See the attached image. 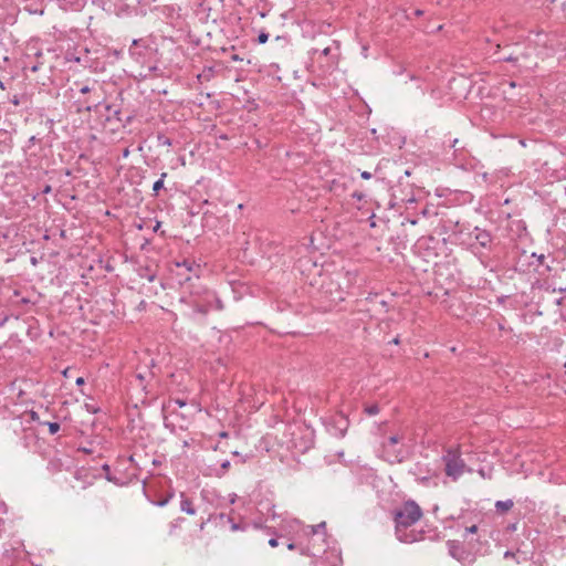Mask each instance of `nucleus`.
Listing matches in <instances>:
<instances>
[{
  "label": "nucleus",
  "mask_w": 566,
  "mask_h": 566,
  "mask_svg": "<svg viewBox=\"0 0 566 566\" xmlns=\"http://www.w3.org/2000/svg\"><path fill=\"white\" fill-rule=\"evenodd\" d=\"M422 516L420 506L415 501H407L395 512V531L400 542L413 543L418 539L417 534L408 528L415 525Z\"/></svg>",
  "instance_id": "nucleus-1"
},
{
  "label": "nucleus",
  "mask_w": 566,
  "mask_h": 566,
  "mask_svg": "<svg viewBox=\"0 0 566 566\" xmlns=\"http://www.w3.org/2000/svg\"><path fill=\"white\" fill-rule=\"evenodd\" d=\"M318 294L319 297L326 302V305H324V310L329 311L334 306L345 301L346 293L340 289L338 282L334 281L329 276H324L322 279Z\"/></svg>",
  "instance_id": "nucleus-2"
},
{
  "label": "nucleus",
  "mask_w": 566,
  "mask_h": 566,
  "mask_svg": "<svg viewBox=\"0 0 566 566\" xmlns=\"http://www.w3.org/2000/svg\"><path fill=\"white\" fill-rule=\"evenodd\" d=\"M405 440L406 436L402 433H391L384 438L381 442L382 450L389 462H401L405 457Z\"/></svg>",
  "instance_id": "nucleus-3"
},
{
  "label": "nucleus",
  "mask_w": 566,
  "mask_h": 566,
  "mask_svg": "<svg viewBox=\"0 0 566 566\" xmlns=\"http://www.w3.org/2000/svg\"><path fill=\"white\" fill-rule=\"evenodd\" d=\"M446 464V474L453 480L462 475L464 471V461L460 457L459 450L448 449L442 457Z\"/></svg>",
  "instance_id": "nucleus-4"
},
{
  "label": "nucleus",
  "mask_w": 566,
  "mask_h": 566,
  "mask_svg": "<svg viewBox=\"0 0 566 566\" xmlns=\"http://www.w3.org/2000/svg\"><path fill=\"white\" fill-rule=\"evenodd\" d=\"M316 67L314 72L318 73V76L325 77L327 74H331L334 70H336L338 65V57L331 56L328 59L322 60V62H315Z\"/></svg>",
  "instance_id": "nucleus-5"
},
{
  "label": "nucleus",
  "mask_w": 566,
  "mask_h": 566,
  "mask_svg": "<svg viewBox=\"0 0 566 566\" xmlns=\"http://www.w3.org/2000/svg\"><path fill=\"white\" fill-rule=\"evenodd\" d=\"M325 527L326 523L321 522L317 525H307L303 527V531L306 535H311L313 538L316 537L314 541H321L322 543L325 542Z\"/></svg>",
  "instance_id": "nucleus-6"
},
{
  "label": "nucleus",
  "mask_w": 566,
  "mask_h": 566,
  "mask_svg": "<svg viewBox=\"0 0 566 566\" xmlns=\"http://www.w3.org/2000/svg\"><path fill=\"white\" fill-rule=\"evenodd\" d=\"M448 548H449L450 555L461 563H464L467 560V558L470 557V554L464 551V548L460 542L449 541Z\"/></svg>",
  "instance_id": "nucleus-7"
},
{
  "label": "nucleus",
  "mask_w": 566,
  "mask_h": 566,
  "mask_svg": "<svg viewBox=\"0 0 566 566\" xmlns=\"http://www.w3.org/2000/svg\"><path fill=\"white\" fill-rule=\"evenodd\" d=\"M475 243L483 249H490L492 243V235L489 231L478 227L473 230Z\"/></svg>",
  "instance_id": "nucleus-8"
},
{
  "label": "nucleus",
  "mask_w": 566,
  "mask_h": 566,
  "mask_svg": "<svg viewBox=\"0 0 566 566\" xmlns=\"http://www.w3.org/2000/svg\"><path fill=\"white\" fill-rule=\"evenodd\" d=\"M311 427L305 428V432H302V427H296V429L301 432L302 438L306 437V440L304 442L298 443L294 438L291 440L292 447L300 450V451H306L312 447V432H310Z\"/></svg>",
  "instance_id": "nucleus-9"
},
{
  "label": "nucleus",
  "mask_w": 566,
  "mask_h": 566,
  "mask_svg": "<svg viewBox=\"0 0 566 566\" xmlns=\"http://www.w3.org/2000/svg\"><path fill=\"white\" fill-rule=\"evenodd\" d=\"M101 107H103L107 112V115H106L107 120H111L112 116H117L119 114V111L109 104H104V105H102L99 103L94 104V105L87 104V105H85L84 109L87 112H91L94 108L96 112H99Z\"/></svg>",
  "instance_id": "nucleus-10"
},
{
  "label": "nucleus",
  "mask_w": 566,
  "mask_h": 566,
  "mask_svg": "<svg viewBox=\"0 0 566 566\" xmlns=\"http://www.w3.org/2000/svg\"><path fill=\"white\" fill-rule=\"evenodd\" d=\"M175 266L177 270H185L187 273H192L196 279H199V265L195 261L184 260L182 262H176Z\"/></svg>",
  "instance_id": "nucleus-11"
},
{
  "label": "nucleus",
  "mask_w": 566,
  "mask_h": 566,
  "mask_svg": "<svg viewBox=\"0 0 566 566\" xmlns=\"http://www.w3.org/2000/svg\"><path fill=\"white\" fill-rule=\"evenodd\" d=\"M313 54H317L315 62H322V60L328 59L331 56H337L338 57V46L336 45L335 49L327 46L322 51L314 50Z\"/></svg>",
  "instance_id": "nucleus-12"
},
{
  "label": "nucleus",
  "mask_w": 566,
  "mask_h": 566,
  "mask_svg": "<svg viewBox=\"0 0 566 566\" xmlns=\"http://www.w3.org/2000/svg\"><path fill=\"white\" fill-rule=\"evenodd\" d=\"M193 308L197 313L206 315L212 310V305L206 295L201 303H199V302L195 303Z\"/></svg>",
  "instance_id": "nucleus-13"
},
{
  "label": "nucleus",
  "mask_w": 566,
  "mask_h": 566,
  "mask_svg": "<svg viewBox=\"0 0 566 566\" xmlns=\"http://www.w3.org/2000/svg\"><path fill=\"white\" fill-rule=\"evenodd\" d=\"M180 510L189 515L196 514L191 500L181 494Z\"/></svg>",
  "instance_id": "nucleus-14"
},
{
  "label": "nucleus",
  "mask_w": 566,
  "mask_h": 566,
  "mask_svg": "<svg viewBox=\"0 0 566 566\" xmlns=\"http://www.w3.org/2000/svg\"><path fill=\"white\" fill-rule=\"evenodd\" d=\"M23 439L25 440V444L30 446V440H34L38 442V432L35 430V427H27L23 429Z\"/></svg>",
  "instance_id": "nucleus-15"
},
{
  "label": "nucleus",
  "mask_w": 566,
  "mask_h": 566,
  "mask_svg": "<svg viewBox=\"0 0 566 566\" xmlns=\"http://www.w3.org/2000/svg\"><path fill=\"white\" fill-rule=\"evenodd\" d=\"M206 295L212 305V310H217V311L223 310L222 301L217 296V294L214 292L207 291Z\"/></svg>",
  "instance_id": "nucleus-16"
},
{
  "label": "nucleus",
  "mask_w": 566,
  "mask_h": 566,
  "mask_svg": "<svg viewBox=\"0 0 566 566\" xmlns=\"http://www.w3.org/2000/svg\"><path fill=\"white\" fill-rule=\"evenodd\" d=\"M75 478L77 480L83 479L86 483L91 484L95 476L93 474H91L88 470L80 469L75 472Z\"/></svg>",
  "instance_id": "nucleus-17"
},
{
  "label": "nucleus",
  "mask_w": 566,
  "mask_h": 566,
  "mask_svg": "<svg viewBox=\"0 0 566 566\" xmlns=\"http://www.w3.org/2000/svg\"><path fill=\"white\" fill-rule=\"evenodd\" d=\"M514 503L512 500H505V501H497L495 503V507L499 512H507L513 507Z\"/></svg>",
  "instance_id": "nucleus-18"
},
{
  "label": "nucleus",
  "mask_w": 566,
  "mask_h": 566,
  "mask_svg": "<svg viewBox=\"0 0 566 566\" xmlns=\"http://www.w3.org/2000/svg\"><path fill=\"white\" fill-rule=\"evenodd\" d=\"M191 274L192 273H187L185 270H177L176 275L179 276L178 283L180 285L186 284L191 280Z\"/></svg>",
  "instance_id": "nucleus-19"
},
{
  "label": "nucleus",
  "mask_w": 566,
  "mask_h": 566,
  "mask_svg": "<svg viewBox=\"0 0 566 566\" xmlns=\"http://www.w3.org/2000/svg\"><path fill=\"white\" fill-rule=\"evenodd\" d=\"M166 177H167V172H163L160 175V178L154 184L153 190H154L155 195H157L159 192V190L163 189L164 181H165Z\"/></svg>",
  "instance_id": "nucleus-20"
},
{
  "label": "nucleus",
  "mask_w": 566,
  "mask_h": 566,
  "mask_svg": "<svg viewBox=\"0 0 566 566\" xmlns=\"http://www.w3.org/2000/svg\"><path fill=\"white\" fill-rule=\"evenodd\" d=\"M526 56H527L526 53H523L521 55L509 54V55H503L502 57H500V60L516 63L521 60V57H526Z\"/></svg>",
  "instance_id": "nucleus-21"
},
{
  "label": "nucleus",
  "mask_w": 566,
  "mask_h": 566,
  "mask_svg": "<svg viewBox=\"0 0 566 566\" xmlns=\"http://www.w3.org/2000/svg\"><path fill=\"white\" fill-rule=\"evenodd\" d=\"M38 419H39L38 415L34 411H27L22 415V421L28 422V423H30L32 421H38Z\"/></svg>",
  "instance_id": "nucleus-22"
},
{
  "label": "nucleus",
  "mask_w": 566,
  "mask_h": 566,
  "mask_svg": "<svg viewBox=\"0 0 566 566\" xmlns=\"http://www.w3.org/2000/svg\"><path fill=\"white\" fill-rule=\"evenodd\" d=\"M74 85L77 86L78 92L82 93V94H87V93L93 91V87H91L87 84H81L78 82H75Z\"/></svg>",
  "instance_id": "nucleus-23"
},
{
  "label": "nucleus",
  "mask_w": 566,
  "mask_h": 566,
  "mask_svg": "<svg viewBox=\"0 0 566 566\" xmlns=\"http://www.w3.org/2000/svg\"><path fill=\"white\" fill-rule=\"evenodd\" d=\"M157 140H158V144L161 146H171L172 145L171 139L166 137L165 135H158Z\"/></svg>",
  "instance_id": "nucleus-24"
},
{
  "label": "nucleus",
  "mask_w": 566,
  "mask_h": 566,
  "mask_svg": "<svg viewBox=\"0 0 566 566\" xmlns=\"http://www.w3.org/2000/svg\"><path fill=\"white\" fill-rule=\"evenodd\" d=\"M365 412L373 416V415H377L379 412V407L378 405H370V406H367L365 408Z\"/></svg>",
  "instance_id": "nucleus-25"
},
{
  "label": "nucleus",
  "mask_w": 566,
  "mask_h": 566,
  "mask_svg": "<svg viewBox=\"0 0 566 566\" xmlns=\"http://www.w3.org/2000/svg\"><path fill=\"white\" fill-rule=\"evenodd\" d=\"M269 40V34L264 31H261L259 36H258V43L259 44H264L266 41Z\"/></svg>",
  "instance_id": "nucleus-26"
},
{
  "label": "nucleus",
  "mask_w": 566,
  "mask_h": 566,
  "mask_svg": "<svg viewBox=\"0 0 566 566\" xmlns=\"http://www.w3.org/2000/svg\"><path fill=\"white\" fill-rule=\"evenodd\" d=\"M145 271H146V273H145V274H144V273H140V274H139V275H140V277H144V279H146V280H147V281H149V282H154V281H155V279H156V274H155V273H150V272H148L147 270H145Z\"/></svg>",
  "instance_id": "nucleus-27"
},
{
  "label": "nucleus",
  "mask_w": 566,
  "mask_h": 566,
  "mask_svg": "<svg viewBox=\"0 0 566 566\" xmlns=\"http://www.w3.org/2000/svg\"><path fill=\"white\" fill-rule=\"evenodd\" d=\"M319 552H321V549H315L314 546L313 547L307 546L306 549H302L303 554L306 553V554H311L313 556L317 555Z\"/></svg>",
  "instance_id": "nucleus-28"
},
{
  "label": "nucleus",
  "mask_w": 566,
  "mask_h": 566,
  "mask_svg": "<svg viewBox=\"0 0 566 566\" xmlns=\"http://www.w3.org/2000/svg\"><path fill=\"white\" fill-rule=\"evenodd\" d=\"M533 258H536L538 264L543 265L544 262H545V255L544 254H536V253H533L532 254Z\"/></svg>",
  "instance_id": "nucleus-29"
},
{
  "label": "nucleus",
  "mask_w": 566,
  "mask_h": 566,
  "mask_svg": "<svg viewBox=\"0 0 566 566\" xmlns=\"http://www.w3.org/2000/svg\"><path fill=\"white\" fill-rule=\"evenodd\" d=\"M478 532V526L476 525H471L469 527L465 528V535L468 534H474Z\"/></svg>",
  "instance_id": "nucleus-30"
},
{
  "label": "nucleus",
  "mask_w": 566,
  "mask_h": 566,
  "mask_svg": "<svg viewBox=\"0 0 566 566\" xmlns=\"http://www.w3.org/2000/svg\"><path fill=\"white\" fill-rule=\"evenodd\" d=\"M61 427H48V432L51 436L56 434L60 431Z\"/></svg>",
  "instance_id": "nucleus-31"
},
{
  "label": "nucleus",
  "mask_w": 566,
  "mask_h": 566,
  "mask_svg": "<svg viewBox=\"0 0 566 566\" xmlns=\"http://www.w3.org/2000/svg\"><path fill=\"white\" fill-rule=\"evenodd\" d=\"M172 401L177 403L179 407H184L187 405V400L180 398L172 399Z\"/></svg>",
  "instance_id": "nucleus-32"
},
{
  "label": "nucleus",
  "mask_w": 566,
  "mask_h": 566,
  "mask_svg": "<svg viewBox=\"0 0 566 566\" xmlns=\"http://www.w3.org/2000/svg\"><path fill=\"white\" fill-rule=\"evenodd\" d=\"M40 67H41V64H40V63H36V64H34V65L30 66L29 69H30V71H31L32 73H35V72H38V71L40 70Z\"/></svg>",
  "instance_id": "nucleus-33"
},
{
  "label": "nucleus",
  "mask_w": 566,
  "mask_h": 566,
  "mask_svg": "<svg viewBox=\"0 0 566 566\" xmlns=\"http://www.w3.org/2000/svg\"><path fill=\"white\" fill-rule=\"evenodd\" d=\"M269 545H270L271 547H276V546L279 545L277 539H276V538H274V537L270 538V541H269Z\"/></svg>",
  "instance_id": "nucleus-34"
},
{
  "label": "nucleus",
  "mask_w": 566,
  "mask_h": 566,
  "mask_svg": "<svg viewBox=\"0 0 566 566\" xmlns=\"http://www.w3.org/2000/svg\"><path fill=\"white\" fill-rule=\"evenodd\" d=\"M360 176H361V178H364V179H370V178H371V174H370V172H368V171H363V172L360 174Z\"/></svg>",
  "instance_id": "nucleus-35"
},
{
  "label": "nucleus",
  "mask_w": 566,
  "mask_h": 566,
  "mask_svg": "<svg viewBox=\"0 0 566 566\" xmlns=\"http://www.w3.org/2000/svg\"><path fill=\"white\" fill-rule=\"evenodd\" d=\"M75 382L77 386H82V385H84L85 380L83 377H78Z\"/></svg>",
  "instance_id": "nucleus-36"
},
{
  "label": "nucleus",
  "mask_w": 566,
  "mask_h": 566,
  "mask_svg": "<svg viewBox=\"0 0 566 566\" xmlns=\"http://www.w3.org/2000/svg\"><path fill=\"white\" fill-rule=\"evenodd\" d=\"M353 197L354 198H357L358 200H361L364 198V195L363 193H359V192H354L353 193Z\"/></svg>",
  "instance_id": "nucleus-37"
},
{
  "label": "nucleus",
  "mask_w": 566,
  "mask_h": 566,
  "mask_svg": "<svg viewBox=\"0 0 566 566\" xmlns=\"http://www.w3.org/2000/svg\"><path fill=\"white\" fill-rule=\"evenodd\" d=\"M287 548H289L290 551H293V549H295V548H296V544H295V543H293V542H292V543H289V544H287Z\"/></svg>",
  "instance_id": "nucleus-38"
},
{
  "label": "nucleus",
  "mask_w": 566,
  "mask_h": 566,
  "mask_svg": "<svg viewBox=\"0 0 566 566\" xmlns=\"http://www.w3.org/2000/svg\"><path fill=\"white\" fill-rule=\"evenodd\" d=\"M168 501H169V499L161 500L160 502H158V505L164 506L168 503Z\"/></svg>",
  "instance_id": "nucleus-39"
},
{
  "label": "nucleus",
  "mask_w": 566,
  "mask_h": 566,
  "mask_svg": "<svg viewBox=\"0 0 566 566\" xmlns=\"http://www.w3.org/2000/svg\"><path fill=\"white\" fill-rule=\"evenodd\" d=\"M421 214L423 217H427L429 214V209L428 208L422 209Z\"/></svg>",
  "instance_id": "nucleus-40"
},
{
  "label": "nucleus",
  "mask_w": 566,
  "mask_h": 566,
  "mask_svg": "<svg viewBox=\"0 0 566 566\" xmlns=\"http://www.w3.org/2000/svg\"><path fill=\"white\" fill-rule=\"evenodd\" d=\"M392 343H394V344H396V345H398V344L400 343L399 337L397 336L396 338H394V339H392Z\"/></svg>",
  "instance_id": "nucleus-41"
},
{
  "label": "nucleus",
  "mask_w": 566,
  "mask_h": 566,
  "mask_svg": "<svg viewBox=\"0 0 566 566\" xmlns=\"http://www.w3.org/2000/svg\"><path fill=\"white\" fill-rule=\"evenodd\" d=\"M41 424L50 426V424H57V423H56V422H51V421H44V422H42Z\"/></svg>",
  "instance_id": "nucleus-42"
},
{
  "label": "nucleus",
  "mask_w": 566,
  "mask_h": 566,
  "mask_svg": "<svg viewBox=\"0 0 566 566\" xmlns=\"http://www.w3.org/2000/svg\"><path fill=\"white\" fill-rule=\"evenodd\" d=\"M345 432H346V430H345V429H339V436H340V437H344V436H345Z\"/></svg>",
  "instance_id": "nucleus-43"
},
{
  "label": "nucleus",
  "mask_w": 566,
  "mask_h": 566,
  "mask_svg": "<svg viewBox=\"0 0 566 566\" xmlns=\"http://www.w3.org/2000/svg\"><path fill=\"white\" fill-rule=\"evenodd\" d=\"M81 450H82L83 452H85V453H90V452H92V450L86 449V448H82Z\"/></svg>",
  "instance_id": "nucleus-44"
},
{
  "label": "nucleus",
  "mask_w": 566,
  "mask_h": 566,
  "mask_svg": "<svg viewBox=\"0 0 566 566\" xmlns=\"http://www.w3.org/2000/svg\"><path fill=\"white\" fill-rule=\"evenodd\" d=\"M292 524H293V525H295V526H298V525H300V522H298L297 520H294V521L292 522Z\"/></svg>",
  "instance_id": "nucleus-45"
},
{
  "label": "nucleus",
  "mask_w": 566,
  "mask_h": 566,
  "mask_svg": "<svg viewBox=\"0 0 566 566\" xmlns=\"http://www.w3.org/2000/svg\"><path fill=\"white\" fill-rule=\"evenodd\" d=\"M229 464H230V463H229L228 461H226V462L222 464V468H228V467H229Z\"/></svg>",
  "instance_id": "nucleus-46"
},
{
  "label": "nucleus",
  "mask_w": 566,
  "mask_h": 566,
  "mask_svg": "<svg viewBox=\"0 0 566 566\" xmlns=\"http://www.w3.org/2000/svg\"><path fill=\"white\" fill-rule=\"evenodd\" d=\"M219 436H220L221 438H224V437H227V433H226V432H220V433H219Z\"/></svg>",
  "instance_id": "nucleus-47"
},
{
  "label": "nucleus",
  "mask_w": 566,
  "mask_h": 566,
  "mask_svg": "<svg viewBox=\"0 0 566 566\" xmlns=\"http://www.w3.org/2000/svg\"><path fill=\"white\" fill-rule=\"evenodd\" d=\"M232 530H234V531H235V530H239V526H238L237 524H233V525H232Z\"/></svg>",
  "instance_id": "nucleus-48"
},
{
  "label": "nucleus",
  "mask_w": 566,
  "mask_h": 566,
  "mask_svg": "<svg viewBox=\"0 0 566 566\" xmlns=\"http://www.w3.org/2000/svg\"><path fill=\"white\" fill-rule=\"evenodd\" d=\"M275 40H276V41H281V40H285V39H284V38H282V36H276V38H275Z\"/></svg>",
  "instance_id": "nucleus-49"
},
{
  "label": "nucleus",
  "mask_w": 566,
  "mask_h": 566,
  "mask_svg": "<svg viewBox=\"0 0 566 566\" xmlns=\"http://www.w3.org/2000/svg\"><path fill=\"white\" fill-rule=\"evenodd\" d=\"M67 371H69V369H65V370L63 371V375H64L65 377H66V376H69V373H67Z\"/></svg>",
  "instance_id": "nucleus-50"
},
{
  "label": "nucleus",
  "mask_w": 566,
  "mask_h": 566,
  "mask_svg": "<svg viewBox=\"0 0 566 566\" xmlns=\"http://www.w3.org/2000/svg\"><path fill=\"white\" fill-rule=\"evenodd\" d=\"M457 143H458V139H454L451 147H454Z\"/></svg>",
  "instance_id": "nucleus-51"
},
{
  "label": "nucleus",
  "mask_w": 566,
  "mask_h": 566,
  "mask_svg": "<svg viewBox=\"0 0 566 566\" xmlns=\"http://www.w3.org/2000/svg\"><path fill=\"white\" fill-rule=\"evenodd\" d=\"M34 139H35V137H34V136H32V137L30 138V142H31V143H34Z\"/></svg>",
  "instance_id": "nucleus-52"
},
{
  "label": "nucleus",
  "mask_w": 566,
  "mask_h": 566,
  "mask_svg": "<svg viewBox=\"0 0 566 566\" xmlns=\"http://www.w3.org/2000/svg\"><path fill=\"white\" fill-rule=\"evenodd\" d=\"M127 155H128V149H126V150L124 151V156H127Z\"/></svg>",
  "instance_id": "nucleus-53"
}]
</instances>
